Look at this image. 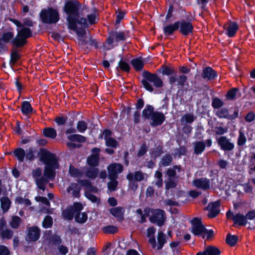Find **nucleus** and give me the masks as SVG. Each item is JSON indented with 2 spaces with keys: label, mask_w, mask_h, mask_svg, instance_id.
Listing matches in <instances>:
<instances>
[{
  "label": "nucleus",
  "mask_w": 255,
  "mask_h": 255,
  "mask_svg": "<svg viewBox=\"0 0 255 255\" xmlns=\"http://www.w3.org/2000/svg\"><path fill=\"white\" fill-rule=\"evenodd\" d=\"M40 160L45 165L44 174L47 178L53 180L55 177V169L59 168L58 157L55 153L45 148H41L38 152Z\"/></svg>",
  "instance_id": "obj_1"
},
{
  "label": "nucleus",
  "mask_w": 255,
  "mask_h": 255,
  "mask_svg": "<svg viewBox=\"0 0 255 255\" xmlns=\"http://www.w3.org/2000/svg\"><path fill=\"white\" fill-rule=\"evenodd\" d=\"M63 12L66 15L68 23L83 11L82 3L78 0H66L62 7Z\"/></svg>",
  "instance_id": "obj_2"
},
{
  "label": "nucleus",
  "mask_w": 255,
  "mask_h": 255,
  "mask_svg": "<svg viewBox=\"0 0 255 255\" xmlns=\"http://www.w3.org/2000/svg\"><path fill=\"white\" fill-rule=\"evenodd\" d=\"M161 70L162 75L169 76V84L170 85H176L178 88H183L185 85L187 81L186 75H180L177 77L175 69L166 65H162Z\"/></svg>",
  "instance_id": "obj_3"
},
{
  "label": "nucleus",
  "mask_w": 255,
  "mask_h": 255,
  "mask_svg": "<svg viewBox=\"0 0 255 255\" xmlns=\"http://www.w3.org/2000/svg\"><path fill=\"white\" fill-rule=\"evenodd\" d=\"M142 76L143 79L141 83L146 91L152 92L154 90L152 86L149 83H153V85L157 88H161L163 86L162 80L155 73L144 70Z\"/></svg>",
  "instance_id": "obj_4"
},
{
  "label": "nucleus",
  "mask_w": 255,
  "mask_h": 255,
  "mask_svg": "<svg viewBox=\"0 0 255 255\" xmlns=\"http://www.w3.org/2000/svg\"><path fill=\"white\" fill-rule=\"evenodd\" d=\"M181 166L180 165H173L172 168H168L165 172V175L168 177L167 180L165 181V189L175 188L177 186V182L179 178L177 172H180Z\"/></svg>",
  "instance_id": "obj_5"
},
{
  "label": "nucleus",
  "mask_w": 255,
  "mask_h": 255,
  "mask_svg": "<svg viewBox=\"0 0 255 255\" xmlns=\"http://www.w3.org/2000/svg\"><path fill=\"white\" fill-rule=\"evenodd\" d=\"M127 32L126 31H118V27H115L114 30L109 31L108 37L105 42L103 43V47L106 50H109L113 48L114 46H112L111 48H106V44L108 45H113L114 40L116 42L124 41L127 39Z\"/></svg>",
  "instance_id": "obj_6"
},
{
  "label": "nucleus",
  "mask_w": 255,
  "mask_h": 255,
  "mask_svg": "<svg viewBox=\"0 0 255 255\" xmlns=\"http://www.w3.org/2000/svg\"><path fill=\"white\" fill-rule=\"evenodd\" d=\"M40 17L42 22L46 24L56 23L60 19L58 11L52 7H49L47 9H42Z\"/></svg>",
  "instance_id": "obj_7"
},
{
  "label": "nucleus",
  "mask_w": 255,
  "mask_h": 255,
  "mask_svg": "<svg viewBox=\"0 0 255 255\" xmlns=\"http://www.w3.org/2000/svg\"><path fill=\"white\" fill-rule=\"evenodd\" d=\"M192 229L191 232L195 236H202L205 239V234H207V229L202 224V220L198 217H194L191 221Z\"/></svg>",
  "instance_id": "obj_8"
},
{
  "label": "nucleus",
  "mask_w": 255,
  "mask_h": 255,
  "mask_svg": "<svg viewBox=\"0 0 255 255\" xmlns=\"http://www.w3.org/2000/svg\"><path fill=\"white\" fill-rule=\"evenodd\" d=\"M62 240L61 237L57 234H54L48 239L47 245L48 247L57 246L59 253L61 255H66L69 249L68 247L62 245Z\"/></svg>",
  "instance_id": "obj_9"
},
{
  "label": "nucleus",
  "mask_w": 255,
  "mask_h": 255,
  "mask_svg": "<svg viewBox=\"0 0 255 255\" xmlns=\"http://www.w3.org/2000/svg\"><path fill=\"white\" fill-rule=\"evenodd\" d=\"M166 217L165 211L160 209H153L151 211V215L149 217V221L156 224L159 227L164 225Z\"/></svg>",
  "instance_id": "obj_10"
},
{
  "label": "nucleus",
  "mask_w": 255,
  "mask_h": 255,
  "mask_svg": "<svg viewBox=\"0 0 255 255\" xmlns=\"http://www.w3.org/2000/svg\"><path fill=\"white\" fill-rule=\"evenodd\" d=\"M215 115L219 119H226L232 121L239 116V110H236L233 114L229 115V111L226 108H221L214 111Z\"/></svg>",
  "instance_id": "obj_11"
},
{
  "label": "nucleus",
  "mask_w": 255,
  "mask_h": 255,
  "mask_svg": "<svg viewBox=\"0 0 255 255\" xmlns=\"http://www.w3.org/2000/svg\"><path fill=\"white\" fill-rule=\"evenodd\" d=\"M107 170L109 179H117L118 174L123 172L124 166L120 163H113L108 166Z\"/></svg>",
  "instance_id": "obj_12"
},
{
  "label": "nucleus",
  "mask_w": 255,
  "mask_h": 255,
  "mask_svg": "<svg viewBox=\"0 0 255 255\" xmlns=\"http://www.w3.org/2000/svg\"><path fill=\"white\" fill-rule=\"evenodd\" d=\"M80 25L84 28H88L89 24L87 18L81 17V14H79L77 17L74 18L68 23V28L72 30H75L77 29V25Z\"/></svg>",
  "instance_id": "obj_13"
},
{
  "label": "nucleus",
  "mask_w": 255,
  "mask_h": 255,
  "mask_svg": "<svg viewBox=\"0 0 255 255\" xmlns=\"http://www.w3.org/2000/svg\"><path fill=\"white\" fill-rule=\"evenodd\" d=\"M27 233L25 239L28 242H36L40 237V230L36 226L27 228Z\"/></svg>",
  "instance_id": "obj_14"
},
{
  "label": "nucleus",
  "mask_w": 255,
  "mask_h": 255,
  "mask_svg": "<svg viewBox=\"0 0 255 255\" xmlns=\"http://www.w3.org/2000/svg\"><path fill=\"white\" fill-rule=\"evenodd\" d=\"M217 141L220 149L223 151H231L235 147L234 143L231 142L230 139L225 136H220L217 138Z\"/></svg>",
  "instance_id": "obj_15"
},
{
  "label": "nucleus",
  "mask_w": 255,
  "mask_h": 255,
  "mask_svg": "<svg viewBox=\"0 0 255 255\" xmlns=\"http://www.w3.org/2000/svg\"><path fill=\"white\" fill-rule=\"evenodd\" d=\"M179 32L183 36H186L193 32L194 27L190 21L182 19L179 20Z\"/></svg>",
  "instance_id": "obj_16"
},
{
  "label": "nucleus",
  "mask_w": 255,
  "mask_h": 255,
  "mask_svg": "<svg viewBox=\"0 0 255 255\" xmlns=\"http://www.w3.org/2000/svg\"><path fill=\"white\" fill-rule=\"evenodd\" d=\"M221 203L220 200L211 202L208 204V218L217 217L221 212Z\"/></svg>",
  "instance_id": "obj_17"
},
{
  "label": "nucleus",
  "mask_w": 255,
  "mask_h": 255,
  "mask_svg": "<svg viewBox=\"0 0 255 255\" xmlns=\"http://www.w3.org/2000/svg\"><path fill=\"white\" fill-rule=\"evenodd\" d=\"M150 119L151 120L150 126L154 127L161 125L165 120V116L162 112L155 111Z\"/></svg>",
  "instance_id": "obj_18"
},
{
  "label": "nucleus",
  "mask_w": 255,
  "mask_h": 255,
  "mask_svg": "<svg viewBox=\"0 0 255 255\" xmlns=\"http://www.w3.org/2000/svg\"><path fill=\"white\" fill-rule=\"evenodd\" d=\"M221 183L218 180V174L217 172L211 171L210 174V178L208 179V189L215 190L219 188Z\"/></svg>",
  "instance_id": "obj_19"
},
{
  "label": "nucleus",
  "mask_w": 255,
  "mask_h": 255,
  "mask_svg": "<svg viewBox=\"0 0 255 255\" xmlns=\"http://www.w3.org/2000/svg\"><path fill=\"white\" fill-rule=\"evenodd\" d=\"M179 20L176 21L174 23H170L164 26L163 31L164 35L170 36L174 34V32L179 29L180 27Z\"/></svg>",
  "instance_id": "obj_20"
},
{
  "label": "nucleus",
  "mask_w": 255,
  "mask_h": 255,
  "mask_svg": "<svg viewBox=\"0 0 255 255\" xmlns=\"http://www.w3.org/2000/svg\"><path fill=\"white\" fill-rule=\"evenodd\" d=\"M224 28L226 30V34L229 37H232L235 36L239 29V25L236 22L231 21L228 26L226 28L225 27V26H224Z\"/></svg>",
  "instance_id": "obj_21"
},
{
  "label": "nucleus",
  "mask_w": 255,
  "mask_h": 255,
  "mask_svg": "<svg viewBox=\"0 0 255 255\" xmlns=\"http://www.w3.org/2000/svg\"><path fill=\"white\" fill-rule=\"evenodd\" d=\"M145 174L141 170L135 171L134 172H128L127 175V180H135L138 182H140L144 179Z\"/></svg>",
  "instance_id": "obj_22"
},
{
  "label": "nucleus",
  "mask_w": 255,
  "mask_h": 255,
  "mask_svg": "<svg viewBox=\"0 0 255 255\" xmlns=\"http://www.w3.org/2000/svg\"><path fill=\"white\" fill-rule=\"evenodd\" d=\"M124 212L125 210L122 207L113 208L110 210V213L120 221L124 219Z\"/></svg>",
  "instance_id": "obj_23"
},
{
  "label": "nucleus",
  "mask_w": 255,
  "mask_h": 255,
  "mask_svg": "<svg viewBox=\"0 0 255 255\" xmlns=\"http://www.w3.org/2000/svg\"><path fill=\"white\" fill-rule=\"evenodd\" d=\"M234 225H238L240 226H244L247 225L248 221L246 216L240 213H237L233 218Z\"/></svg>",
  "instance_id": "obj_24"
},
{
  "label": "nucleus",
  "mask_w": 255,
  "mask_h": 255,
  "mask_svg": "<svg viewBox=\"0 0 255 255\" xmlns=\"http://www.w3.org/2000/svg\"><path fill=\"white\" fill-rule=\"evenodd\" d=\"M17 34L18 37H21L25 40H27V38L32 37V32L29 27L23 26L18 31Z\"/></svg>",
  "instance_id": "obj_25"
},
{
  "label": "nucleus",
  "mask_w": 255,
  "mask_h": 255,
  "mask_svg": "<svg viewBox=\"0 0 255 255\" xmlns=\"http://www.w3.org/2000/svg\"><path fill=\"white\" fill-rule=\"evenodd\" d=\"M121 59L119 61L118 66L116 68L117 72H119L121 70L123 72L129 73L130 70V67L129 64L123 60V55H120Z\"/></svg>",
  "instance_id": "obj_26"
},
{
  "label": "nucleus",
  "mask_w": 255,
  "mask_h": 255,
  "mask_svg": "<svg viewBox=\"0 0 255 255\" xmlns=\"http://www.w3.org/2000/svg\"><path fill=\"white\" fill-rule=\"evenodd\" d=\"M33 111V108L29 102L24 101L21 103V112L23 115L28 116L30 115Z\"/></svg>",
  "instance_id": "obj_27"
},
{
  "label": "nucleus",
  "mask_w": 255,
  "mask_h": 255,
  "mask_svg": "<svg viewBox=\"0 0 255 255\" xmlns=\"http://www.w3.org/2000/svg\"><path fill=\"white\" fill-rule=\"evenodd\" d=\"M173 161L172 155L169 153H166L163 155L159 162V166L160 167H167L171 164Z\"/></svg>",
  "instance_id": "obj_28"
},
{
  "label": "nucleus",
  "mask_w": 255,
  "mask_h": 255,
  "mask_svg": "<svg viewBox=\"0 0 255 255\" xmlns=\"http://www.w3.org/2000/svg\"><path fill=\"white\" fill-rule=\"evenodd\" d=\"M27 42V40H25L21 37H18L16 34V36L11 40V43L15 48H18L23 47Z\"/></svg>",
  "instance_id": "obj_29"
},
{
  "label": "nucleus",
  "mask_w": 255,
  "mask_h": 255,
  "mask_svg": "<svg viewBox=\"0 0 255 255\" xmlns=\"http://www.w3.org/2000/svg\"><path fill=\"white\" fill-rule=\"evenodd\" d=\"M10 154H12L19 162H22L24 161L25 156V152L24 149L21 147L16 148L12 152H11Z\"/></svg>",
  "instance_id": "obj_30"
},
{
  "label": "nucleus",
  "mask_w": 255,
  "mask_h": 255,
  "mask_svg": "<svg viewBox=\"0 0 255 255\" xmlns=\"http://www.w3.org/2000/svg\"><path fill=\"white\" fill-rule=\"evenodd\" d=\"M130 63L136 71H141L144 66V63L141 57L132 59L130 61Z\"/></svg>",
  "instance_id": "obj_31"
},
{
  "label": "nucleus",
  "mask_w": 255,
  "mask_h": 255,
  "mask_svg": "<svg viewBox=\"0 0 255 255\" xmlns=\"http://www.w3.org/2000/svg\"><path fill=\"white\" fill-rule=\"evenodd\" d=\"M154 109V107L152 106L147 104L142 112V117L146 120L150 119L152 115L155 112Z\"/></svg>",
  "instance_id": "obj_32"
},
{
  "label": "nucleus",
  "mask_w": 255,
  "mask_h": 255,
  "mask_svg": "<svg viewBox=\"0 0 255 255\" xmlns=\"http://www.w3.org/2000/svg\"><path fill=\"white\" fill-rule=\"evenodd\" d=\"M157 239L158 242L157 250H160L162 249L164 245L166 243V236L162 231H159Z\"/></svg>",
  "instance_id": "obj_33"
},
{
  "label": "nucleus",
  "mask_w": 255,
  "mask_h": 255,
  "mask_svg": "<svg viewBox=\"0 0 255 255\" xmlns=\"http://www.w3.org/2000/svg\"><path fill=\"white\" fill-rule=\"evenodd\" d=\"M43 134L44 136L51 139H54L57 136V131L53 128H45L43 130Z\"/></svg>",
  "instance_id": "obj_34"
},
{
  "label": "nucleus",
  "mask_w": 255,
  "mask_h": 255,
  "mask_svg": "<svg viewBox=\"0 0 255 255\" xmlns=\"http://www.w3.org/2000/svg\"><path fill=\"white\" fill-rule=\"evenodd\" d=\"M67 138L71 142L83 143L86 141V137L84 136L79 134L68 135L67 136Z\"/></svg>",
  "instance_id": "obj_35"
},
{
  "label": "nucleus",
  "mask_w": 255,
  "mask_h": 255,
  "mask_svg": "<svg viewBox=\"0 0 255 255\" xmlns=\"http://www.w3.org/2000/svg\"><path fill=\"white\" fill-rule=\"evenodd\" d=\"M62 215L64 219L71 221L75 218V214L72 209V206H70L62 211Z\"/></svg>",
  "instance_id": "obj_36"
},
{
  "label": "nucleus",
  "mask_w": 255,
  "mask_h": 255,
  "mask_svg": "<svg viewBox=\"0 0 255 255\" xmlns=\"http://www.w3.org/2000/svg\"><path fill=\"white\" fill-rule=\"evenodd\" d=\"M10 204V200L7 197H3L0 199V206L3 213L9 210Z\"/></svg>",
  "instance_id": "obj_37"
},
{
  "label": "nucleus",
  "mask_w": 255,
  "mask_h": 255,
  "mask_svg": "<svg viewBox=\"0 0 255 255\" xmlns=\"http://www.w3.org/2000/svg\"><path fill=\"white\" fill-rule=\"evenodd\" d=\"M100 158L96 156L89 155L87 158V163L91 167H96L99 164Z\"/></svg>",
  "instance_id": "obj_38"
},
{
  "label": "nucleus",
  "mask_w": 255,
  "mask_h": 255,
  "mask_svg": "<svg viewBox=\"0 0 255 255\" xmlns=\"http://www.w3.org/2000/svg\"><path fill=\"white\" fill-rule=\"evenodd\" d=\"M238 236L228 234L226 238V243L230 247H234L238 241Z\"/></svg>",
  "instance_id": "obj_39"
},
{
  "label": "nucleus",
  "mask_w": 255,
  "mask_h": 255,
  "mask_svg": "<svg viewBox=\"0 0 255 255\" xmlns=\"http://www.w3.org/2000/svg\"><path fill=\"white\" fill-rule=\"evenodd\" d=\"M193 184L197 188L202 189L203 190H207V180L205 179L202 180L201 179H197L194 180Z\"/></svg>",
  "instance_id": "obj_40"
},
{
  "label": "nucleus",
  "mask_w": 255,
  "mask_h": 255,
  "mask_svg": "<svg viewBox=\"0 0 255 255\" xmlns=\"http://www.w3.org/2000/svg\"><path fill=\"white\" fill-rule=\"evenodd\" d=\"M88 220V215L86 212H82L80 214H75V221L79 224H84Z\"/></svg>",
  "instance_id": "obj_41"
},
{
  "label": "nucleus",
  "mask_w": 255,
  "mask_h": 255,
  "mask_svg": "<svg viewBox=\"0 0 255 255\" xmlns=\"http://www.w3.org/2000/svg\"><path fill=\"white\" fill-rule=\"evenodd\" d=\"M163 152V146L159 145L150 152V156L155 159L161 156Z\"/></svg>",
  "instance_id": "obj_42"
},
{
  "label": "nucleus",
  "mask_w": 255,
  "mask_h": 255,
  "mask_svg": "<svg viewBox=\"0 0 255 255\" xmlns=\"http://www.w3.org/2000/svg\"><path fill=\"white\" fill-rule=\"evenodd\" d=\"M36 184L38 188L42 191L45 190V184L48 182V179L41 177L35 179Z\"/></svg>",
  "instance_id": "obj_43"
},
{
  "label": "nucleus",
  "mask_w": 255,
  "mask_h": 255,
  "mask_svg": "<svg viewBox=\"0 0 255 255\" xmlns=\"http://www.w3.org/2000/svg\"><path fill=\"white\" fill-rule=\"evenodd\" d=\"M14 33L12 32L7 31L3 32L0 38V40L5 43H8L11 42V40L13 38Z\"/></svg>",
  "instance_id": "obj_44"
},
{
  "label": "nucleus",
  "mask_w": 255,
  "mask_h": 255,
  "mask_svg": "<svg viewBox=\"0 0 255 255\" xmlns=\"http://www.w3.org/2000/svg\"><path fill=\"white\" fill-rule=\"evenodd\" d=\"M69 174L73 177H80L83 175V172L79 169L70 165L69 169Z\"/></svg>",
  "instance_id": "obj_45"
},
{
  "label": "nucleus",
  "mask_w": 255,
  "mask_h": 255,
  "mask_svg": "<svg viewBox=\"0 0 255 255\" xmlns=\"http://www.w3.org/2000/svg\"><path fill=\"white\" fill-rule=\"evenodd\" d=\"M22 222V219L17 216H13L11 218V220L10 222V226L13 229H16L20 226Z\"/></svg>",
  "instance_id": "obj_46"
},
{
  "label": "nucleus",
  "mask_w": 255,
  "mask_h": 255,
  "mask_svg": "<svg viewBox=\"0 0 255 255\" xmlns=\"http://www.w3.org/2000/svg\"><path fill=\"white\" fill-rule=\"evenodd\" d=\"M213 132L214 133V135L216 137V138H218V135H222L224 133L227 132L228 128H224L223 127H218L216 126L214 128Z\"/></svg>",
  "instance_id": "obj_47"
},
{
  "label": "nucleus",
  "mask_w": 255,
  "mask_h": 255,
  "mask_svg": "<svg viewBox=\"0 0 255 255\" xmlns=\"http://www.w3.org/2000/svg\"><path fill=\"white\" fill-rule=\"evenodd\" d=\"M118 228L113 225H108L102 228L103 232L105 234H114L118 232Z\"/></svg>",
  "instance_id": "obj_48"
},
{
  "label": "nucleus",
  "mask_w": 255,
  "mask_h": 255,
  "mask_svg": "<svg viewBox=\"0 0 255 255\" xmlns=\"http://www.w3.org/2000/svg\"><path fill=\"white\" fill-rule=\"evenodd\" d=\"M20 55L16 50L12 51L10 53L9 63L12 65L16 64L17 61L20 58Z\"/></svg>",
  "instance_id": "obj_49"
},
{
  "label": "nucleus",
  "mask_w": 255,
  "mask_h": 255,
  "mask_svg": "<svg viewBox=\"0 0 255 255\" xmlns=\"http://www.w3.org/2000/svg\"><path fill=\"white\" fill-rule=\"evenodd\" d=\"M76 128L79 132L84 133L88 128V124L83 120L79 121Z\"/></svg>",
  "instance_id": "obj_50"
},
{
  "label": "nucleus",
  "mask_w": 255,
  "mask_h": 255,
  "mask_svg": "<svg viewBox=\"0 0 255 255\" xmlns=\"http://www.w3.org/2000/svg\"><path fill=\"white\" fill-rule=\"evenodd\" d=\"M99 174V170L97 168L93 167L88 169L86 172V176L91 179H95Z\"/></svg>",
  "instance_id": "obj_51"
},
{
  "label": "nucleus",
  "mask_w": 255,
  "mask_h": 255,
  "mask_svg": "<svg viewBox=\"0 0 255 255\" xmlns=\"http://www.w3.org/2000/svg\"><path fill=\"white\" fill-rule=\"evenodd\" d=\"M205 148V144L203 142H197L194 146V152L198 155L201 154Z\"/></svg>",
  "instance_id": "obj_52"
},
{
  "label": "nucleus",
  "mask_w": 255,
  "mask_h": 255,
  "mask_svg": "<svg viewBox=\"0 0 255 255\" xmlns=\"http://www.w3.org/2000/svg\"><path fill=\"white\" fill-rule=\"evenodd\" d=\"M238 91H239V89L238 88H233L231 89L226 94V98L229 100H235Z\"/></svg>",
  "instance_id": "obj_53"
},
{
  "label": "nucleus",
  "mask_w": 255,
  "mask_h": 255,
  "mask_svg": "<svg viewBox=\"0 0 255 255\" xmlns=\"http://www.w3.org/2000/svg\"><path fill=\"white\" fill-rule=\"evenodd\" d=\"M53 219L49 215L46 216L42 222V227L44 229L50 228L52 226Z\"/></svg>",
  "instance_id": "obj_54"
},
{
  "label": "nucleus",
  "mask_w": 255,
  "mask_h": 255,
  "mask_svg": "<svg viewBox=\"0 0 255 255\" xmlns=\"http://www.w3.org/2000/svg\"><path fill=\"white\" fill-rule=\"evenodd\" d=\"M106 145L108 147H111L116 148L119 145V142L114 138L110 137L105 140Z\"/></svg>",
  "instance_id": "obj_55"
},
{
  "label": "nucleus",
  "mask_w": 255,
  "mask_h": 255,
  "mask_svg": "<svg viewBox=\"0 0 255 255\" xmlns=\"http://www.w3.org/2000/svg\"><path fill=\"white\" fill-rule=\"evenodd\" d=\"M224 105V103L220 98L216 97L213 99L212 106L215 110L222 108Z\"/></svg>",
  "instance_id": "obj_56"
},
{
  "label": "nucleus",
  "mask_w": 255,
  "mask_h": 255,
  "mask_svg": "<svg viewBox=\"0 0 255 255\" xmlns=\"http://www.w3.org/2000/svg\"><path fill=\"white\" fill-rule=\"evenodd\" d=\"M194 120V116L192 114H186L182 116L181 118V122L182 125H184V122L186 124H191Z\"/></svg>",
  "instance_id": "obj_57"
},
{
  "label": "nucleus",
  "mask_w": 255,
  "mask_h": 255,
  "mask_svg": "<svg viewBox=\"0 0 255 255\" xmlns=\"http://www.w3.org/2000/svg\"><path fill=\"white\" fill-rule=\"evenodd\" d=\"M84 194L85 197L92 203H100V199L95 195L92 194L90 191H85Z\"/></svg>",
  "instance_id": "obj_58"
},
{
  "label": "nucleus",
  "mask_w": 255,
  "mask_h": 255,
  "mask_svg": "<svg viewBox=\"0 0 255 255\" xmlns=\"http://www.w3.org/2000/svg\"><path fill=\"white\" fill-rule=\"evenodd\" d=\"M15 202L20 205L24 204L26 206L31 205V202L28 199H23L21 196H17L15 199Z\"/></svg>",
  "instance_id": "obj_59"
},
{
  "label": "nucleus",
  "mask_w": 255,
  "mask_h": 255,
  "mask_svg": "<svg viewBox=\"0 0 255 255\" xmlns=\"http://www.w3.org/2000/svg\"><path fill=\"white\" fill-rule=\"evenodd\" d=\"M220 250L213 246H208V255H221Z\"/></svg>",
  "instance_id": "obj_60"
},
{
  "label": "nucleus",
  "mask_w": 255,
  "mask_h": 255,
  "mask_svg": "<svg viewBox=\"0 0 255 255\" xmlns=\"http://www.w3.org/2000/svg\"><path fill=\"white\" fill-rule=\"evenodd\" d=\"M0 235L3 239H10L12 238L13 232L10 230L6 229L5 230L1 231Z\"/></svg>",
  "instance_id": "obj_61"
},
{
  "label": "nucleus",
  "mask_w": 255,
  "mask_h": 255,
  "mask_svg": "<svg viewBox=\"0 0 255 255\" xmlns=\"http://www.w3.org/2000/svg\"><path fill=\"white\" fill-rule=\"evenodd\" d=\"M67 117L62 116H56L55 118L54 122L58 126H64L67 121Z\"/></svg>",
  "instance_id": "obj_62"
},
{
  "label": "nucleus",
  "mask_w": 255,
  "mask_h": 255,
  "mask_svg": "<svg viewBox=\"0 0 255 255\" xmlns=\"http://www.w3.org/2000/svg\"><path fill=\"white\" fill-rule=\"evenodd\" d=\"M71 186L73 189L72 194L77 198L80 196V188L78 187L77 184L75 183H71Z\"/></svg>",
  "instance_id": "obj_63"
},
{
  "label": "nucleus",
  "mask_w": 255,
  "mask_h": 255,
  "mask_svg": "<svg viewBox=\"0 0 255 255\" xmlns=\"http://www.w3.org/2000/svg\"><path fill=\"white\" fill-rule=\"evenodd\" d=\"M148 151V147L144 143L141 145L137 153V156L138 157L143 156Z\"/></svg>",
  "instance_id": "obj_64"
}]
</instances>
